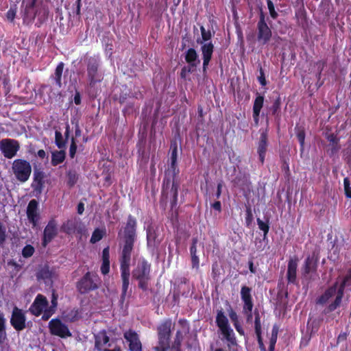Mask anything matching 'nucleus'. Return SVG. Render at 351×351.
I'll return each instance as SVG.
<instances>
[{
	"mask_svg": "<svg viewBox=\"0 0 351 351\" xmlns=\"http://www.w3.org/2000/svg\"><path fill=\"white\" fill-rule=\"evenodd\" d=\"M49 10L45 0H23L21 15L23 24L32 25L37 19V26L45 23L49 17Z\"/></svg>",
	"mask_w": 351,
	"mask_h": 351,
	"instance_id": "1",
	"label": "nucleus"
},
{
	"mask_svg": "<svg viewBox=\"0 0 351 351\" xmlns=\"http://www.w3.org/2000/svg\"><path fill=\"white\" fill-rule=\"evenodd\" d=\"M118 237L121 247L119 256L132 257L137 238V220L135 217L132 215L128 216L126 222L118 232Z\"/></svg>",
	"mask_w": 351,
	"mask_h": 351,
	"instance_id": "2",
	"label": "nucleus"
},
{
	"mask_svg": "<svg viewBox=\"0 0 351 351\" xmlns=\"http://www.w3.org/2000/svg\"><path fill=\"white\" fill-rule=\"evenodd\" d=\"M85 63L86 65L88 87L91 90L94 89L97 83H100L103 79V74L100 71L101 58L98 54L90 56H86Z\"/></svg>",
	"mask_w": 351,
	"mask_h": 351,
	"instance_id": "3",
	"label": "nucleus"
},
{
	"mask_svg": "<svg viewBox=\"0 0 351 351\" xmlns=\"http://www.w3.org/2000/svg\"><path fill=\"white\" fill-rule=\"evenodd\" d=\"M101 278L97 274L87 271L76 282V289L80 294H86L97 290L101 285Z\"/></svg>",
	"mask_w": 351,
	"mask_h": 351,
	"instance_id": "4",
	"label": "nucleus"
},
{
	"mask_svg": "<svg viewBox=\"0 0 351 351\" xmlns=\"http://www.w3.org/2000/svg\"><path fill=\"white\" fill-rule=\"evenodd\" d=\"M132 257L119 256L121 278L122 281L121 293L119 299V304L123 306L128 295L130 285V263Z\"/></svg>",
	"mask_w": 351,
	"mask_h": 351,
	"instance_id": "5",
	"label": "nucleus"
},
{
	"mask_svg": "<svg viewBox=\"0 0 351 351\" xmlns=\"http://www.w3.org/2000/svg\"><path fill=\"white\" fill-rule=\"evenodd\" d=\"M172 321L165 319L158 327V346L154 348L155 351H167L170 348Z\"/></svg>",
	"mask_w": 351,
	"mask_h": 351,
	"instance_id": "6",
	"label": "nucleus"
},
{
	"mask_svg": "<svg viewBox=\"0 0 351 351\" xmlns=\"http://www.w3.org/2000/svg\"><path fill=\"white\" fill-rule=\"evenodd\" d=\"M215 323L224 338L232 344L235 343L234 332L231 328L228 319L222 308L217 311Z\"/></svg>",
	"mask_w": 351,
	"mask_h": 351,
	"instance_id": "7",
	"label": "nucleus"
},
{
	"mask_svg": "<svg viewBox=\"0 0 351 351\" xmlns=\"http://www.w3.org/2000/svg\"><path fill=\"white\" fill-rule=\"evenodd\" d=\"M12 171L15 178L23 183L27 181L31 176L32 166L29 161L18 158L13 161Z\"/></svg>",
	"mask_w": 351,
	"mask_h": 351,
	"instance_id": "8",
	"label": "nucleus"
},
{
	"mask_svg": "<svg viewBox=\"0 0 351 351\" xmlns=\"http://www.w3.org/2000/svg\"><path fill=\"white\" fill-rule=\"evenodd\" d=\"M272 37L271 29L268 26L265 15L263 11L259 14V20L256 25V40L262 45L267 44Z\"/></svg>",
	"mask_w": 351,
	"mask_h": 351,
	"instance_id": "9",
	"label": "nucleus"
},
{
	"mask_svg": "<svg viewBox=\"0 0 351 351\" xmlns=\"http://www.w3.org/2000/svg\"><path fill=\"white\" fill-rule=\"evenodd\" d=\"M241 298L243 302L242 312L246 317V322L250 323L252 321L254 307L252 289L246 285H243L241 289Z\"/></svg>",
	"mask_w": 351,
	"mask_h": 351,
	"instance_id": "10",
	"label": "nucleus"
},
{
	"mask_svg": "<svg viewBox=\"0 0 351 351\" xmlns=\"http://www.w3.org/2000/svg\"><path fill=\"white\" fill-rule=\"evenodd\" d=\"M20 149V144L17 140L3 138L0 141V150L3 156L8 159L14 158Z\"/></svg>",
	"mask_w": 351,
	"mask_h": 351,
	"instance_id": "11",
	"label": "nucleus"
},
{
	"mask_svg": "<svg viewBox=\"0 0 351 351\" xmlns=\"http://www.w3.org/2000/svg\"><path fill=\"white\" fill-rule=\"evenodd\" d=\"M346 287L351 288V269L348 271V273L339 285L337 295H336L335 301L328 305L327 308L328 312L334 311L340 306Z\"/></svg>",
	"mask_w": 351,
	"mask_h": 351,
	"instance_id": "12",
	"label": "nucleus"
},
{
	"mask_svg": "<svg viewBox=\"0 0 351 351\" xmlns=\"http://www.w3.org/2000/svg\"><path fill=\"white\" fill-rule=\"evenodd\" d=\"M49 329L51 335L61 338H66L72 336L67 325L58 318L52 319L49 322Z\"/></svg>",
	"mask_w": 351,
	"mask_h": 351,
	"instance_id": "13",
	"label": "nucleus"
},
{
	"mask_svg": "<svg viewBox=\"0 0 351 351\" xmlns=\"http://www.w3.org/2000/svg\"><path fill=\"white\" fill-rule=\"evenodd\" d=\"M10 324L16 331H21L26 328V317L23 310L16 306L14 307Z\"/></svg>",
	"mask_w": 351,
	"mask_h": 351,
	"instance_id": "14",
	"label": "nucleus"
},
{
	"mask_svg": "<svg viewBox=\"0 0 351 351\" xmlns=\"http://www.w3.org/2000/svg\"><path fill=\"white\" fill-rule=\"evenodd\" d=\"M27 217L33 228L38 225L40 213L38 212V202L33 199L29 201L27 207Z\"/></svg>",
	"mask_w": 351,
	"mask_h": 351,
	"instance_id": "15",
	"label": "nucleus"
},
{
	"mask_svg": "<svg viewBox=\"0 0 351 351\" xmlns=\"http://www.w3.org/2000/svg\"><path fill=\"white\" fill-rule=\"evenodd\" d=\"M260 138L258 141L257 153L258 154L259 160L262 165L265 162L266 152L267 151L268 143V129L264 130H261Z\"/></svg>",
	"mask_w": 351,
	"mask_h": 351,
	"instance_id": "16",
	"label": "nucleus"
},
{
	"mask_svg": "<svg viewBox=\"0 0 351 351\" xmlns=\"http://www.w3.org/2000/svg\"><path fill=\"white\" fill-rule=\"evenodd\" d=\"M123 337L129 343L130 351H142V343L136 332L129 329L123 333Z\"/></svg>",
	"mask_w": 351,
	"mask_h": 351,
	"instance_id": "17",
	"label": "nucleus"
},
{
	"mask_svg": "<svg viewBox=\"0 0 351 351\" xmlns=\"http://www.w3.org/2000/svg\"><path fill=\"white\" fill-rule=\"evenodd\" d=\"M58 234L57 222L55 219H51L44 229L43 245L46 246Z\"/></svg>",
	"mask_w": 351,
	"mask_h": 351,
	"instance_id": "18",
	"label": "nucleus"
},
{
	"mask_svg": "<svg viewBox=\"0 0 351 351\" xmlns=\"http://www.w3.org/2000/svg\"><path fill=\"white\" fill-rule=\"evenodd\" d=\"M47 306L48 301L46 297L41 294H38L30 306L29 311L32 315L35 316H39L42 314L44 309L47 308Z\"/></svg>",
	"mask_w": 351,
	"mask_h": 351,
	"instance_id": "19",
	"label": "nucleus"
},
{
	"mask_svg": "<svg viewBox=\"0 0 351 351\" xmlns=\"http://www.w3.org/2000/svg\"><path fill=\"white\" fill-rule=\"evenodd\" d=\"M201 51L203 60L202 71L206 73L214 51L213 44L211 42L203 44L201 46Z\"/></svg>",
	"mask_w": 351,
	"mask_h": 351,
	"instance_id": "20",
	"label": "nucleus"
},
{
	"mask_svg": "<svg viewBox=\"0 0 351 351\" xmlns=\"http://www.w3.org/2000/svg\"><path fill=\"white\" fill-rule=\"evenodd\" d=\"M325 138L329 142L328 145V148L326 152L330 157L335 156L341 149L339 145V138L337 137V134L334 133L326 132Z\"/></svg>",
	"mask_w": 351,
	"mask_h": 351,
	"instance_id": "21",
	"label": "nucleus"
},
{
	"mask_svg": "<svg viewBox=\"0 0 351 351\" xmlns=\"http://www.w3.org/2000/svg\"><path fill=\"white\" fill-rule=\"evenodd\" d=\"M317 269V259L315 258L313 256H308L304 263L302 267V274L305 278H308L310 274H316Z\"/></svg>",
	"mask_w": 351,
	"mask_h": 351,
	"instance_id": "22",
	"label": "nucleus"
},
{
	"mask_svg": "<svg viewBox=\"0 0 351 351\" xmlns=\"http://www.w3.org/2000/svg\"><path fill=\"white\" fill-rule=\"evenodd\" d=\"M150 264L146 260L143 259L132 271V277L134 279L149 277L150 276Z\"/></svg>",
	"mask_w": 351,
	"mask_h": 351,
	"instance_id": "23",
	"label": "nucleus"
},
{
	"mask_svg": "<svg viewBox=\"0 0 351 351\" xmlns=\"http://www.w3.org/2000/svg\"><path fill=\"white\" fill-rule=\"evenodd\" d=\"M298 259L295 257L291 258L288 261L287 278L289 284L295 285L297 283V267Z\"/></svg>",
	"mask_w": 351,
	"mask_h": 351,
	"instance_id": "24",
	"label": "nucleus"
},
{
	"mask_svg": "<svg viewBox=\"0 0 351 351\" xmlns=\"http://www.w3.org/2000/svg\"><path fill=\"white\" fill-rule=\"evenodd\" d=\"M45 173L40 170L34 172V178L32 183V188L37 194H40L45 186Z\"/></svg>",
	"mask_w": 351,
	"mask_h": 351,
	"instance_id": "25",
	"label": "nucleus"
},
{
	"mask_svg": "<svg viewBox=\"0 0 351 351\" xmlns=\"http://www.w3.org/2000/svg\"><path fill=\"white\" fill-rule=\"evenodd\" d=\"M147 234V245L148 248L152 250L158 248L160 241L158 239V234L154 227L149 226L146 230Z\"/></svg>",
	"mask_w": 351,
	"mask_h": 351,
	"instance_id": "26",
	"label": "nucleus"
},
{
	"mask_svg": "<svg viewBox=\"0 0 351 351\" xmlns=\"http://www.w3.org/2000/svg\"><path fill=\"white\" fill-rule=\"evenodd\" d=\"M110 341V337L108 336L105 330L99 331L95 335V349L97 351H104V346L106 345Z\"/></svg>",
	"mask_w": 351,
	"mask_h": 351,
	"instance_id": "27",
	"label": "nucleus"
},
{
	"mask_svg": "<svg viewBox=\"0 0 351 351\" xmlns=\"http://www.w3.org/2000/svg\"><path fill=\"white\" fill-rule=\"evenodd\" d=\"M295 18L298 26L301 27L304 30H306L308 29V22L306 12L304 6H301L295 10Z\"/></svg>",
	"mask_w": 351,
	"mask_h": 351,
	"instance_id": "28",
	"label": "nucleus"
},
{
	"mask_svg": "<svg viewBox=\"0 0 351 351\" xmlns=\"http://www.w3.org/2000/svg\"><path fill=\"white\" fill-rule=\"evenodd\" d=\"M338 282H336L333 285L328 287L325 292L317 298V303L320 304H326L330 298L333 297L335 295H337V291L339 289Z\"/></svg>",
	"mask_w": 351,
	"mask_h": 351,
	"instance_id": "29",
	"label": "nucleus"
},
{
	"mask_svg": "<svg viewBox=\"0 0 351 351\" xmlns=\"http://www.w3.org/2000/svg\"><path fill=\"white\" fill-rule=\"evenodd\" d=\"M176 176H172L171 174L165 173V177L162 181L161 191V195L163 199H167L168 190L171 186L173 182H176Z\"/></svg>",
	"mask_w": 351,
	"mask_h": 351,
	"instance_id": "30",
	"label": "nucleus"
},
{
	"mask_svg": "<svg viewBox=\"0 0 351 351\" xmlns=\"http://www.w3.org/2000/svg\"><path fill=\"white\" fill-rule=\"evenodd\" d=\"M197 238H193L191 245L190 247V254L191 258L192 268L198 270L199 268V258L197 255Z\"/></svg>",
	"mask_w": 351,
	"mask_h": 351,
	"instance_id": "31",
	"label": "nucleus"
},
{
	"mask_svg": "<svg viewBox=\"0 0 351 351\" xmlns=\"http://www.w3.org/2000/svg\"><path fill=\"white\" fill-rule=\"evenodd\" d=\"M64 67V63L60 62L57 65L54 74L51 76V78L55 81V84L58 88H60L62 86V76Z\"/></svg>",
	"mask_w": 351,
	"mask_h": 351,
	"instance_id": "32",
	"label": "nucleus"
},
{
	"mask_svg": "<svg viewBox=\"0 0 351 351\" xmlns=\"http://www.w3.org/2000/svg\"><path fill=\"white\" fill-rule=\"evenodd\" d=\"M185 61L188 63L191 66L196 67L197 66V63H199V60H197L198 55L197 51L193 48H189L185 53Z\"/></svg>",
	"mask_w": 351,
	"mask_h": 351,
	"instance_id": "33",
	"label": "nucleus"
},
{
	"mask_svg": "<svg viewBox=\"0 0 351 351\" xmlns=\"http://www.w3.org/2000/svg\"><path fill=\"white\" fill-rule=\"evenodd\" d=\"M66 158V152L64 150H55L51 152V164L56 167L62 163Z\"/></svg>",
	"mask_w": 351,
	"mask_h": 351,
	"instance_id": "34",
	"label": "nucleus"
},
{
	"mask_svg": "<svg viewBox=\"0 0 351 351\" xmlns=\"http://www.w3.org/2000/svg\"><path fill=\"white\" fill-rule=\"evenodd\" d=\"M294 130L300 143V151L303 152L304 149V141L306 137L305 128L304 125H299L298 124H296Z\"/></svg>",
	"mask_w": 351,
	"mask_h": 351,
	"instance_id": "35",
	"label": "nucleus"
},
{
	"mask_svg": "<svg viewBox=\"0 0 351 351\" xmlns=\"http://www.w3.org/2000/svg\"><path fill=\"white\" fill-rule=\"evenodd\" d=\"M183 334L182 332L178 330L176 331L174 340L170 346L171 351H182L181 346L183 340Z\"/></svg>",
	"mask_w": 351,
	"mask_h": 351,
	"instance_id": "36",
	"label": "nucleus"
},
{
	"mask_svg": "<svg viewBox=\"0 0 351 351\" xmlns=\"http://www.w3.org/2000/svg\"><path fill=\"white\" fill-rule=\"evenodd\" d=\"M5 323L4 314L0 310V344L3 343L7 339Z\"/></svg>",
	"mask_w": 351,
	"mask_h": 351,
	"instance_id": "37",
	"label": "nucleus"
},
{
	"mask_svg": "<svg viewBox=\"0 0 351 351\" xmlns=\"http://www.w3.org/2000/svg\"><path fill=\"white\" fill-rule=\"evenodd\" d=\"M178 189L179 184L178 182H173L170 192L172 194V198L171 199V208L173 209L178 204Z\"/></svg>",
	"mask_w": 351,
	"mask_h": 351,
	"instance_id": "38",
	"label": "nucleus"
},
{
	"mask_svg": "<svg viewBox=\"0 0 351 351\" xmlns=\"http://www.w3.org/2000/svg\"><path fill=\"white\" fill-rule=\"evenodd\" d=\"M280 106L281 99L280 96H278L270 108L272 115H274L277 119H280L281 117Z\"/></svg>",
	"mask_w": 351,
	"mask_h": 351,
	"instance_id": "39",
	"label": "nucleus"
},
{
	"mask_svg": "<svg viewBox=\"0 0 351 351\" xmlns=\"http://www.w3.org/2000/svg\"><path fill=\"white\" fill-rule=\"evenodd\" d=\"M36 277L38 280H50L52 277V272L49 267L45 265L38 270Z\"/></svg>",
	"mask_w": 351,
	"mask_h": 351,
	"instance_id": "40",
	"label": "nucleus"
},
{
	"mask_svg": "<svg viewBox=\"0 0 351 351\" xmlns=\"http://www.w3.org/2000/svg\"><path fill=\"white\" fill-rule=\"evenodd\" d=\"M256 221L258 228L263 232V239H265L269 231V220L267 219L266 221H263L260 218H257Z\"/></svg>",
	"mask_w": 351,
	"mask_h": 351,
	"instance_id": "41",
	"label": "nucleus"
},
{
	"mask_svg": "<svg viewBox=\"0 0 351 351\" xmlns=\"http://www.w3.org/2000/svg\"><path fill=\"white\" fill-rule=\"evenodd\" d=\"M264 97L257 93V95L254 101L253 112L261 113V110L263 106Z\"/></svg>",
	"mask_w": 351,
	"mask_h": 351,
	"instance_id": "42",
	"label": "nucleus"
},
{
	"mask_svg": "<svg viewBox=\"0 0 351 351\" xmlns=\"http://www.w3.org/2000/svg\"><path fill=\"white\" fill-rule=\"evenodd\" d=\"M55 143L59 149L64 148L66 144V140L63 138L62 133L58 130L55 132Z\"/></svg>",
	"mask_w": 351,
	"mask_h": 351,
	"instance_id": "43",
	"label": "nucleus"
},
{
	"mask_svg": "<svg viewBox=\"0 0 351 351\" xmlns=\"http://www.w3.org/2000/svg\"><path fill=\"white\" fill-rule=\"evenodd\" d=\"M254 330L256 335H262L261 316L257 309L254 311Z\"/></svg>",
	"mask_w": 351,
	"mask_h": 351,
	"instance_id": "44",
	"label": "nucleus"
},
{
	"mask_svg": "<svg viewBox=\"0 0 351 351\" xmlns=\"http://www.w3.org/2000/svg\"><path fill=\"white\" fill-rule=\"evenodd\" d=\"M67 176V185L69 187H73L77 182L78 175L75 171H69L66 173Z\"/></svg>",
	"mask_w": 351,
	"mask_h": 351,
	"instance_id": "45",
	"label": "nucleus"
},
{
	"mask_svg": "<svg viewBox=\"0 0 351 351\" xmlns=\"http://www.w3.org/2000/svg\"><path fill=\"white\" fill-rule=\"evenodd\" d=\"M104 234H105V231H104L99 228H96L92 234L90 242L91 243H95L99 241L103 238Z\"/></svg>",
	"mask_w": 351,
	"mask_h": 351,
	"instance_id": "46",
	"label": "nucleus"
},
{
	"mask_svg": "<svg viewBox=\"0 0 351 351\" xmlns=\"http://www.w3.org/2000/svg\"><path fill=\"white\" fill-rule=\"evenodd\" d=\"M280 160L282 162V170L285 173V176L289 178L291 176V171L289 169V157L282 156L280 157Z\"/></svg>",
	"mask_w": 351,
	"mask_h": 351,
	"instance_id": "47",
	"label": "nucleus"
},
{
	"mask_svg": "<svg viewBox=\"0 0 351 351\" xmlns=\"http://www.w3.org/2000/svg\"><path fill=\"white\" fill-rule=\"evenodd\" d=\"M228 305V308H227V312L228 313V316L233 324V326L236 324L240 323L239 315L237 312L232 308L231 305L227 302Z\"/></svg>",
	"mask_w": 351,
	"mask_h": 351,
	"instance_id": "48",
	"label": "nucleus"
},
{
	"mask_svg": "<svg viewBox=\"0 0 351 351\" xmlns=\"http://www.w3.org/2000/svg\"><path fill=\"white\" fill-rule=\"evenodd\" d=\"M65 317L69 322H74L80 319V311L77 308L72 309L66 313Z\"/></svg>",
	"mask_w": 351,
	"mask_h": 351,
	"instance_id": "49",
	"label": "nucleus"
},
{
	"mask_svg": "<svg viewBox=\"0 0 351 351\" xmlns=\"http://www.w3.org/2000/svg\"><path fill=\"white\" fill-rule=\"evenodd\" d=\"M315 65L317 66L316 78L317 79V80H320L322 71H324V69L326 65V61L318 60L315 63Z\"/></svg>",
	"mask_w": 351,
	"mask_h": 351,
	"instance_id": "50",
	"label": "nucleus"
},
{
	"mask_svg": "<svg viewBox=\"0 0 351 351\" xmlns=\"http://www.w3.org/2000/svg\"><path fill=\"white\" fill-rule=\"evenodd\" d=\"M165 173L171 174L172 176H178L179 173V169L177 166V161L171 160L170 165Z\"/></svg>",
	"mask_w": 351,
	"mask_h": 351,
	"instance_id": "51",
	"label": "nucleus"
},
{
	"mask_svg": "<svg viewBox=\"0 0 351 351\" xmlns=\"http://www.w3.org/2000/svg\"><path fill=\"white\" fill-rule=\"evenodd\" d=\"M34 252L35 249L32 245H26L22 250V256L27 258L32 256Z\"/></svg>",
	"mask_w": 351,
	"mask_h": 351,
	"instance_id": "52",
	"label": "nucleus"
},
{
	"mask_svg": "<svg viewBox=\"0 0 351 351\" xmlns=\"http://www.w3.org/2000/svg\"><path fill=\"white\" fill-rule=\"evenodd\" d=\"M131 97V93L130 92H123L122 91L120 93L119 96L115 95L114 99L117 100L119 104H124L128 98Z\"/></svg>",
	"mask_w": 351,
	"mask_h": 351,
	"instance_id": "53",
	"label": "nucleus"
},
{
	"mask_svg": "<svg viewBox=\"0 0 351 351\" xmlns=\"http://www.w3.org/2000/svg\"><path fill=\"white\" fill-rule=\"evenodd\" d=\"M138 281V287L143 291H147L148 289V282L150 280V276L141 278L140 279H136Z\"/></svg>",
	"mask_w": 351,
	"mask_h": 351,
	"instance_id": "54",
	"label": "nucleus"
},
{
	"mask_svg": "<svg viewBox=\"0 0 351 351\" xmlns=\"http://www.w3.org/2000/svg\"><path fill=\"white\" fill-rule=\"evenodd\" d=\"M267 4L268 10H269V14H270L271 17L273 19H276L278 14L275 10V7H274V5L272 1L267 0Z\"/></svg>",
	"mask_w": 351,
	"mask_h": 351,
	"instance_id": "55",
	"label": "nucleus"
},
{
	"mask_svg": "<svg viewBox=\"0 0 351 351\" xmlns=\"http://www.w3.org/2000/svg\"><path fill=\"white\" fill-rule=\"evenodd\" d=\"M62 228H63V231L65 233H66L68 234H71L74 233L75 226L73 222L67 221L66 223L64 224Z\"/></svg>",
	"mask_w": 351,
	"mask_h": 351,
	"instance_id": "56",
	"label": "nucleus"
},
{
	"mask_svg": "<svg viewBox=\"0 0 351 351\" xmlns=\"http://www.w3.org/2000/svg\"><path fill=\"white\" fill-rule=\"evenodd\" d=\"M200 31H201V35H202V41L201 42V43L202 42L208 41L211 38L212 35H211V32L210 30H206V29L204 28V26H201Z\"/></svg>",
	"mask_w": 351,
	"mask_h": 351,
	"instance_id": "57",
	"label": "nucleus"
},
{
	"mask_svg": "<svg viewBox=\"0 0 351 351\" xmlns=\"http://www.w3.org/2000/svg\"><path fill=\"white\" fill-rule=\"evenodd\" d=\"M43 313V314L42 315V319L44 321H47L55 313V309L53 308V306H50L49 308H45Z\"/></svg>",
	"mask_w": 351,
	"mask_h": 351,
	"instance_id": "58",
	"label": "nucleus"
},
{
	"mask_svg": "<svg viewBox=\"0 0 351 351\" xmlns=\"http://www.w3.org/2000/svg\"><path fill=\"white\" fill-rule=\"evenodd\" d=\"M343 185L346 196L348 198H351V187L350 186V183L348 178H345L343 179Z\"/></svg>",
	"mask_w": 351,
	"mask_h": 351,
	"instance_id": "59",
	"label": "nucleus"
},
{
	"mask_svg": "<svg viewBox=\"0 0 351 351\" xmlns=\"http://www.w3.org/2000/svg\"><path fill=\"white\" fill-rule=\"evenodd\" d=\"M195 67L191 66L190 65L184 66L182 68L181 72H180V77L182 79L185 80L186 77V75L188 73H191L193 72Z\"/></svg>",
	"mask_w": 351,
	"mask_h": 351,
	"instance_id": "60",
	"label": "nucleus"
},
{
	"mask_svg": "<svg viewBox=\"0 0 351 351\" xmlns=\"http://www.w3.org/2000/svg\"><path fill=\"white\" fill-rule=\"evenodd\" d=\"M76 151H77V144L75 143L74 138L73 137L71 138V145H70V148H69V156L71 158H73L75 157Z\"/></svg>",
	"mask_w": 351,
	"mask_h": 351,
	"instance_id": "61",
	"label": "nucleus"
},
{
	"mask_svg": "<svg viewBox=\"0 0 351 351\" xmlns=\"http://www.w3.org/2000/svg\"><path fill=\"white\" fill-rule=\"evenodd\" d=\"M6 240L5 228L0 223V246H2Z\"/></svg>",
	"mask_w": 351,
	"mask_h": 351,
	"instance_id": "62",
	"label": "nucleus"
},
{
	"mask_svg": "<svg viewBox=\"0 0 351 351\" xmlns=\"http://www.w3.org/2000/svg\"><path fill=\"white\" fill-rule=\"evenodd\" d=\"M252 219H253V215H252L251 208L250 206L247 207V208H246V216H245V223H246V225L247 226L251 224V223L252 221Z\"/></svg>",
	"mask_w": 351,
	"mask_h": 351,
	"instance_id": "63",
	"label": "nucleus"
},
{
	"mask_svg": "<svg viewBox=\"0 0 351 351\" xmlns=\"http://www.w3.org/2000/svg\"><path fill=\"white\" fill-rule=\"evenodd\" d=\"M101 273L104 275H106L110 271V262L102 261V264L100 268Z\"/></svg>",
	"mask_w": 351,
	"mask_h": 351,
	"instance_id": "64",
	"label": "nucleus"
}]
</instances>
